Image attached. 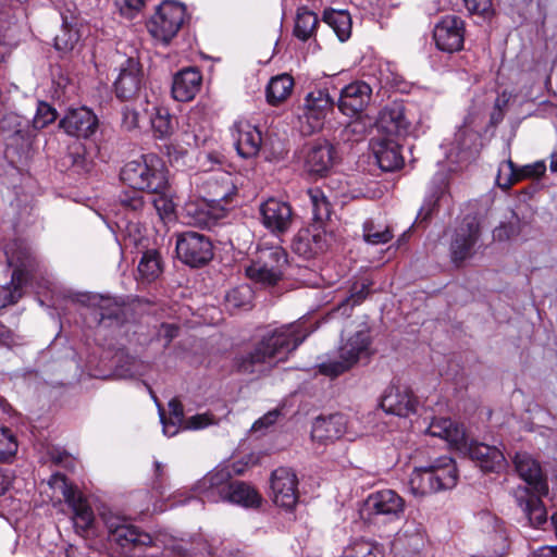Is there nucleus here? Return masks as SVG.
I'll return each mask as SVG.
<instances>
[{"instance_id":"nucleus-57","label":"nucleus","mask_w":557,"mask_h":557,"mask_svg":"<svg viewBox=\"0 0 557 557\" xmlns=\"http://www.w3.org/2000/svg\"><path fill=\"white\" fill-rule=\"evenodd\" d=\"M280 416H281V410L277 409V408L268 411L265 414H263L261 418H259L252 424V430L253 431H259L261 429H267V428L273 425L277 421Z\"/></svg>"},{"instance_id":"nucleus-35","label":"nucleus","mask_w":557,"mask_h":557,"mask_svg":"<svg viewBox=\"0 0 557 557\" xmlns=\"http://www.w3.org/2000/svg\"><path fill=\"white\" fill-rule=\"evenodd\" d=\"M163 272L160 253L154 249L146 250L137 267V280L141 283L154 282Z\"/></svg>"},{"instance_id":"nucleus-54","label":"nucleus","mask_w":557,"mask_h":557,"mask_svg":"<svg viewBox=\"0 0 557 557\" xmlns=\"http://www.w3.org/2000/svg\"><path fill=\"white\" fill-rule=\"evenodd\" d=\"M470 14L488 18L493 14L492 0H462Z\"/></svg>"},{"instance_id":"nucleus-26","label":"nucleus","mask_w":557,"mask_h":557,"mask_svg":"<svg viewBox=\"0 0 557 557\" xmlns=\"http://www.w3.org/2000/svg\"><path fill=\"white\" fill-rule=\"evenodd\" d=\"M184 212L189 224L210 230L225 216L226 208L201 198L197 201H188L184 207Z\"/></svg>"},{"instance_id":"nucleus-62","label":"nucleus","mask_w":557,"mask_h":557,"mask_svg":"<svg viewBox=\"0 0 557 557\" xmlns=\"http://www.w3.org/2000/svg\"><path fill=\"white\" fill-rule=\"evenodd\" d=\"M170 418L176 421H185L184 409L182 404L177 399H172L169 403Z\"/></svg>"},{"instance_id":"nucleus-17","label":"nucleus","mask_w":557,"mask_h":557,"mask_svg":"<svg viewBox=\"0 0 557 557\" xmlns=\"http://www.w3.org/2000/svg\"><path fill=\"white\" fill-rule=\"evenodd\" d=\"M480 238V224L474 216H466L456 227L451 243L450 257L459 264L472 256V249Z\"/></svg>"},{"instance_id":"nucleus-64","label":"nucleus","mask_w":557,"mask_h":557,"mask_svg":"<svg viewBox=\"0 0 557 557\" xmlns=\"http://www.w3.org/2000/svg\"><path fill=\"white\" fill-rule=\"evenodd\" d=\"M16 343L14 333L5 325L0 323V344L4 346H12Z\"/></svg>"},{"instance_id":"nucleus-49","label":"nucleus","mask_w":557,"mask_h":557,"mask_svg":"<svg viewBox=\"0 0 557 557\" xmlns=\"http://www.w3.org/2000/svg\"><path fill=\"white\" fill-rule=\"evenodd\" d=\"M363 238L372 245L386 244L393 238V233L389 227L376 230L372 222H366L363 224Z\"/></svg>"},{"instance_id":"nucleus-48","label":"nucleus","mask_w":557,"mask_h":557,"mask_svg":"<svg viewBox=\"0 0 557 557\" xmlns=\"http://www.w3.org/2000/svg\"><path fill=\"white\" fill-rule=\"evenodd\" d=\"M463 141H447L441 145L446 159L453 164H461L470 159V152L462 148Z\"/></svg>"},{"instance_id":"nucleus-50","label":"nucleus","mask_w":557,"mask_h":557,"mask_svg":"<svg viewBox=\"0 0 557 557\" xmlns=\"http://www.w3.org/2000/svg\"><path fill=\"white\" fill-rule=\"evenodd\" d=\"M141 190H123L119 195V202L126 211L138 212L145 206L144 196Z\"/></svg>"},{"instance_id":"nucleus-13","label":"nucleus","mask_w":557,"mask_h":557,"mask_svg":"<svg viewBox=\"0 0 557 557\" xmlns=\"http://www.w3.org/2000/svg\"><path fill=\"white\" fill-rule=\"evenodd\" d=\"M176 253L180 260L191 268L207 264L213 258V245L209 237L197 232L177 235Z\"/></svg>"},{"instance_id":"nucleus-60","label":"nucleus","mask_w":557,"mask_h":557,"mask_svg":"<svg viewBox=\"0 0 557 557\" xmlns=\"http://www.w3.org/2000/svg\"><path fill=\"white\" fill-rule=\"evenodd\" d=\"M177 334L178 326L173 323H162L158 332V336L165 339V345H169Z\"/></svg>"},{"instance_id":"nucleus-44","label":"nucleus","mask_w":557,"mask_h":557,"mask_svg":"<svg viewBox=\"0 0 557 557\" xmlns=\"http://www.w3.org/2000/svg\"><path fill=\"white\" fill-rule=\"evenodd\" d=\"M251 299V290L248 286H238L225 295V304L230 309L248 308Z\"/></svg>"},{"instance_id":"nucleus-59","label":"nucleus","mask_w":557,"mask_h":557,"mask_svg":"<svg viewBox=\"0 0 557 557\" xmlns=\"http://www.w3.org/2000/svg\"><path fill=\"white\" fill-rule=\"evenodd\" d=\"M138 125V113L125 108L122 112V127L126 131H133Z\"/></svg>"},{"instance_id":"nucleus-36","label":"nucleus","mask_w":557,"mask_h":557,"mask_svg":"<svg viewBox=\"0 0 557 557\" xmlns=\"http://www.w3.org/2000/svg\"><path fill=\"white\" fill-rule=\"evenodd\" d=\"M163 424L164 435L172 437L176 435L181 428L184 430H199L213 423V418L208 413L195 414L185 421H176L175 419H165L164 413L160 414Z\"/></svg>"},{"instance_id":"nucleus-39","label":"nucleus","mask_w":557,"mask_h":557,"mask_svg":"<svg viewBox=\"0 0 557 557\" xmlns=\"http://www.w3.org/2000/svg\"><path fill=\"white\" fill-rule=\"evenodd\" d=\"M343 557H384V550L375 542L358 539L344 549Z\"/></svg>"},{"instance_id":"nucleus-41","label":"nucleus","mask_w":557,"mask_h":557,"mask_svg":"<svg viewBox=\"0 0 557 557\" xmlns=\"http://www.w3.org/2000/svg\"><path fill=\"white\" fill-rule=\"evenodd\" d=\"M313 233L309 227H304L295 235L292 244L293 251L306 261L313 259Z\"/></svg>"},{"instance_id":"nucleus-3","label":"nucleus","mask_w":557,"mask_h":557,"mask_svg":"<svg viewBox=\"0 0 557 557\" xmlns=\"http://www.w3.org/2000/svg\"><path fill=\"white\" fill-rule=\"evenodd\" d=\"M121 181L132 189L164 194L169 187L168 171L156 154H144L127 162L120 172Z\"/></svg>"},{"instance_id":"nucleus-11","label":"nucleus","mask_w":557,"mask_h":557,"mask_svg":"<svg viewBox=\"0 0 557 557\" xmlns=\"http://www.w3.org/2000/svg\"><path fill=\"white\" fill-rule=\"evenodd\" d=\"M200 198L214 205H228L237 193L235 176L223 170L196 174L193 178Z\"/></svg>"},{"instance_id":"nucleus-43","label":"nucleus","mask_w":557,"mask_h":557,"mask_svg":"<svg viewBox=\"0 0 557 557\" xmlns=\"http://www.w3.org/2000/svg\"><path fill=\"white\" fill-rule=\"evenodd\" d=\"M15 434L7 426L0 425V462H10L17 453Z\"/></svg>"},{"instance_id":"nucleus-6","label":"nucleus","mask_w":557,"mask_h":557,"mask_svg":"<svg viewBox=\"0 0 557 557\" xmlns=\"http://www.w3.org/2000/svg\"><path fill=\"white\" fill-rule=\"evenodd\" d=\"M8 264L13 268L10 283L1 286L2 306L13 305L23 294V286L38 268V261L29 248L18 246L5 251Z\"/></svg>"},{"instance_id":"nucleus-25","label":"nucleus","mask_w":557,"mask_h":557,"mask_svg":"<svg viewBox=\"0 0 557 557\" xmlns=\"http://www.w3.org/2000/svg\"><path fill=\"white\" fill-rule=\"evenodd\" d=\"M81 301L94 310L99 323L106 320L121 323L125 319L126 306L121 298L103 296L98 294H84Z\"/></svg>"},{"instance_id":"nucleus-9","label":"nucleus","mask_w":557,"mask_h":557,"mask_svg":"<svg viewBox=\"0 0 557 557\" xmlns=\"http://www.w3.org/2000/svg\"><path fill=\"white\" fill-rule=\"evenodd\" d=\"M187 20L186 7L177 1L161 2L148 22L150 35L160 44L169 45Z\"/></svg>"},{"instance_id":"nucleus-52","label":"nucleus","mask_w":557,"mask_h":557,"mask_svg":"<svg viewBox=\"0 0 557 557\" xmlns=\"http://www.w3.org/2000/svg\"><path fill=\"white\" fill-rule=\"evenodd\" d=\"M79 39L78 33L72 28H62L54 38V47L62 52L72 51Z\"/></svg>"},{"instance_id":"nucleus-4","label":"nucleus","mask_w":557,"mask_h":557,"mask_svg":"<svg viewBox=\"0 0 557 557\" xmlns=\"http://www.w3.org/2000/svg\"><path fill=\"white\" fill-rule=\"evenodd\" d=\"M458 481V470L451 457L442 456L428 467L416 468L410 474L409 491L416 497H424L450 490Z\"/></svg>"},{"instance_id":"nucleus-34","label":"nucleus","mask_w":557,"mask_h":557,"mask_svg":"<svg viewBox=\"0 0 557 557\" xmlns=\"http://www.w3.org/2000/svg\"><path fill=\"white\" fill-rule=\"evenodd\" d=\"M226 502L246 508L258 507L261 503V496L251 485L231 480Z\"/></svg>"},{"instance_id":"nucleus-63","label":"nucleus","mask_w":557,"mask_h":557,"mask_svg":"<svg viewBox=\"0 0 557 557\" xmlns=\"http://www.w3.org/2000/svg\"><path fill=\"white\" fill-rule=\"evenodd\" d=\"M121 11L125 14H129L132 11H138L143 5L145 0H117Z\"/></svg>"},{"instance_id":"nucleus-61","label":"nucleus","mask_w":557,"mask_h":557,"mask_svg":"<svg viewBox=\"0 0 557 557\" xmlns=\"http://www.w3.org/2000/svg\"><path fill=\"white\" fill-rule=\"evenodd\" d=\"M154 481L152 487L159 492V494H163V482H164V471L163 465L159 461H154Z\"/></svg>"},{"instance_id":"nucleus-19","label":"nucleus","mask_w":557,"mask_h":557,"mask_svg":"<svg viewBox=\"0 0 557 557\" xmlns=\"http://www.w3.org/2000/svg\"><path fill=\"white\" fill-rule=\"evenodd\" d=\"M418 405V398L411 388L405 385H389L380 400V407L386 413L403 418L416 413Z\"/></svg>"},{"instance_id":"nucleus-14","label":"nucleus","mask_w":557,"mask_h":557,"mask_svg":"<svg viewBox=\"0 0 557 557\" xmlns=\"http://www.w3.org/2000/svg\"><path fill=\"white\" fill-rule=\"evenodd\" d=\"M242 472L243 469L235 466L232 470L227 467H216L195 484L194 492L203 503L226 502L232 475Z\"/></svg>"},{"instance_id":"nucleus-27","label":"nucleus","mask_w":557,"mask_h":557,"mask_svg":"<svg viewBox=\"0 0 557 557\" xmlns=\"http://www.w3.org/2000/svg\"><path fill=\"white\" fill-rule=\"evenodd\" d=\"M372 89L364 82H354L345 86L339 94L337 107L347 116L361 113L369 104Z\"/></svg>"},{"instance_id":"nucleus-15","label":"nucleus","mask_w":557,"mask_h":557,"mask_svg":"<svg viewBox=\"0 0 557 557\" xmlns=\"http://www.w3.org/2000/svg\"><path fill=\"white\" fill-rule=\"evenodd\" d=\"M483 557H504L509 548V541L503 522L490 512L479 516Z\"/></svg>"},{"instance_id":"nucleus-22","label":"nucleus","mask_w":557,"mask_h":557,"mask_svg":"<svg viewBox=\"0 0 557 557\" xmlns=\"http://www.w3.org/2000/svg\"><path fill=\"white\" fill-rule=\"evenodd\" d=\"M298 480L293 470L281 467L272 472L271 491L275 505L292 509L298 499Z\"/></svg>"},{"instance_id":"nucleus-51","label":"nucleus","mask_w":557,"mask_h":557,"mask_svg":"<svg viewBox=\"0 0 557 557\" xmlns=\"http://www.w3.org/2000/svg\"><path fill=\"white\" fill-rule=\"evenodd\" d=\"M371 286L372 282L369 278L356 281L350 287L346 301L351 307L360 305L369 296Z\"/></svg>"},{"instance_id":"nucleus-24","label":"nucleus","mask_w":557,"mask_h":557,"mask_svg":"<svg viewBox=\"0 0 557 557\" xmlns=\"http://www.w3.org/2000/svg\"><path fill=\"white\" fill-rule=\"evenodd\" d=\"M144 74L139 62L134 58L126 59L120 66L117 78L114 82V90L122 100L133 99L141 89Z\"/></svg>"},{"instance_id":"nucleus-55","label":"nucleus","mask_w":557,"mask_h":557,"mask_svg":"<svg viewBox=\"0 0 557 557\" xmlns=\"http://www.w3.org/2000/svg\"><path fill=\"white\" fill-rule=\"evenodd\" d=\"M262 141H233L238 156L243 159L252 158L258 154Z\"/></svg>"},{"instance_id":"nucleus-28","label":"nucleus","mask_w":557,"mask_h":557,"mask_svg":"<svg viewBox=\"0 0 557 557\" xmlns=\"http://www.w3.org/2000/svg\"><path fill=\"white\" fill-rule=\"evenodd\" d=\"M513 465L519 476L539 495H547L548 484L540 462L525 451L515 455Z\"/></svg>"},{"instance_id":"nucleus-20","label":"nucleus","mask_w":557,"mask_h":557,"mask_svg":"<svg viewBox=\"0 0 557 557\" xmlns=\"http://www.w3.org/2000/svg\"><path fill=\"white\" fill-rule=\"evenodd\" d=\"M375 127L380 135L386 137L385 139L407 136L410 122L405 114V104L401 101L386 104L379 112Z\"/></svg>"},{"instance_id":"nucleus-10","label":"nucleus","mask_w":557,"mask_h":557,"mask_svg":"<svg viewBox=\"0 0 557 557\" xmlns=\"http://www.w3.org/2000/svg\"><path fill=\"white\" fill-rule=\"evenodd\" d=\"M58 114L49 103L39 101L32 124L29 121L16 113H8L0 120V131L7 138L18 137L26 139L36 137V131L47 127L53 123Z\"/></svg>"},{"instance_id":"nucleus-29","label":"nucleus","mask_w":557,"mask_h":557,"mask_svg":"<svg viewBox=\"0 0 557 557\" xmlns=\"http://www.w3.org/2000/svg\"><path fill=\"white\" fill-rule=\"evenodd\" d=\"M366 509L372 516L398 518L404 512L405 500L393 490H382L368 496Z\"/></svg>"},{"instance_id":"nucleus-40","label":"nucleus","mask_w":557,"mask_h":557,"mask_svg":"<svg viewBox=\"0 0 557 557\" xmlns=\"http://www.w3.org/2000/svg\"><path fill=\"white\" fill-rule=\"evenodd\" d=\"M315 249L319 248L320 250H323L322 245H320V230L323 231V233H326L323 223L324 221L329 220L332 213L331 203L326 199V197L315 189Z\"/></svg>"},{"instance_id":"nucleus-46","label":"nucleus","mask_w":557,"mask_h":557,"mask_svg":"<svg viewBox=\"0 0 557 557\" xmlns=\"http://www.w3.org/2000/svg\"><path fill=\"white\" fill-rule=\"evenodd\" d=\"M313 92H309L306 97V103L301 108V113L298 114L299 131L301 136L309 137L313 134Z\"/></svg>"},{"instance_id":"nucleus-7","label":"nucleus","mask_w":557,"mask_h":557,"mask_svg":"<svg viewBox=\"0 0 557 557\" xmlns=\"http://www.w3.org/2000/svg\"><path fill=\"white\" fill-rule=\"evenodd\" d=\"M287 263V253L283 247L263 245L258 248L256 259L246 268V275L256 283L273 286L282 280Z\"/></svg>"},{"instance_id":"nucleus-8","label":"nucleus","mask_w":557,"mask_h":557,"mask_svg":"<svg viewBox=\"0 0 557 557\" xmlns=\"http://www.w3.org/2000/svg\"><path fill=\"white\" fill-rule=\"evenodd\" d=\"M109 540L116 544L121 554L128 557H141L152 545V537L138 527L127 523L116 516L104 518Z\"/></svg>"},{"instance_id":"nucleus-23","label":"nucleus","mask_w":557,"mask_h":557,"mask_svg":"<svg viewBox=\"0 0 557 557\" xmlns=\"http://www.w3.org/2000/svg\"><path fill=\"white\" fill-rule=\"evenodd\" d=\"M260 215L263 226L276 235L287 232L293 222L289 203L275 198H269L261 203Z\"/></svg>"},{"instance_id":"nucleus-21","label":"nucleus","mask_w":557,"mask_h":557,"mask_svg":"<svg viewBox=\"0 0 557 557\" xmlns=\"http://www.w3.org/2000/svg\"><path fill=\"white\" fill-rule=\"evenodd\" d=\"M59 127L67 136L88 139L95 136L98 131V117L86 107L70 109L60 120Z\"/></svg>"},{"instance_id":"nucleus-56","label":"nucleus","mask_w":557,"mask_h":557,"mask_svg":"<svg viewBox=\"0 0 557 557\" xmlns=\"http://www.w3.org/2000/svg\"><path fill=\"white\" fill-rule=\"evenodd\" d=\"M333 100L329 91H319V97H315V122L320 119V115L325 116L327 110L333 109Z\"/></svg>"},{"instance_id":"nucleus-12","label":"nucleus","mask_w":557,"mask_h":557,"mask_svg":"<svg viewBox=\"0 0 557 557\" xmlns=\"http://www.w3.org/2000/svg\"><path fill=\"white\" fill-rule=\"evenodd\" d=\"M48 485L60 492L65 503L71 507L76 530L78 532L87 531L92 525L94 511L82 492L64 474L59 472L50 475Z\"/></svg>"},{"instance_id":"nucleus-45","label":"nucleus","mask_w":557,"mask_h":557,"mask_svg":"<svg viewBox=\"0 0 557 557\" xmlns=\"http://www.w3.org/2000/svg\"><path fill=\"white\" fill-rule=\"evenodd\" d=\"M231 136L235 139H261L260 129L246 119L236 120L230 127Z\"/></svg>"},{"instance_id":"nucleus-32","label":"nucleus","mask_w":557,"mask_h":557,"mask_svg":"<svg viewBox=\"0 0 557 557\" xmlns=\"http://www.w3.org/2000/svg\"><path fill=\"white\" fill-rule=\"evenodd\" d=\"M373 151L380 169L384 172H395L405 164L398 141H376Z\"/></svg>"},{"instance_id":"nucleus-1","label":"nucleus","mask_w":557,"mask_h":557,"mask_svg":"<svg viewBox=\"0 0 557 557\" xmlns=\"http://www.w3.org/2000/svg\"><path fill=\"white\" fill-rule=\"evenodd\" d=\"M310 333V327L300 321L274 330L238 359V370L243 373H260L267 367L285 361Z\"/></svg>"},{"instance_id":"nucleus-38","label":"nucleus","mask_w":557,"mask_h":557,"mask_svg":"<svg viewBox=\"0 0 557 557\" xmlns=\"http://www.w3.org/2000/svg\"><path fill=\"white\" fill-rule=\"evenodd\" d=\"M294 81L288 74L277 75L267 86L268 102L275 106L284 101L292 92Z\"/></svg>"},{"instance_id":"nucleus-18","label":"nucleus","mask_w":557,"mask_h":557,"mask_svg":"<svg viewBox=\"0 0 557 557\" xmlns=\"http://www.w3.org/2000/svg\"><path fill=\"white\" fill-rule=\"evenodd\" d=\"M546 172L544 160L518 166L508 158L499 164L496 184L503 190H509L515 184L524 180H540Z\"/></svg>"},{"instance_id":"nucleus-31","label":"nucleus","mask_w":557,"mask_h":557,"mask_svg":"<svg viewBox=\"0 0 557 557\" xmlns=\"http://www.w3.org/2000/svg\"><path fill=\"white\" fill-rule=\"evenodd\" d=\"M202 77L196 69H185L178 72L172 84V95L177 101L191 100L200 88Z\"/></svg>"},{"instance_id":"nucleus-5","label":"nucleus","mask_w":557,"mask_h":557,"mask_svg":"<svg viewBox=\"0 0 557 557\" xmlns=\"http://www.w3.org/2000/svg\"><path fill=\"white\" fill-rule=\"evenodd\" d=\"M372 338L370 327L362 324L351 336L339 347V358L321 362L318 368L320 373L336 377L350 370L359 360L369 358Z\"/></svg>"},{"instance_id":"nucleus-2","label":"nucleus","mask_w":557,"mask_h":557,"mask_svg":"<svg viewBox=\"0 0 557 557\" xmlns=\"http://www.w3.org/2000/svg\"><path fill=\"white\" fill-rule=\"evenodd\" d=\"M429 433L432 436L447 441L458 449L468 448L471 459L475 460L480 468L486 472H498L506 465L504 453L498 447L478 442H471L468 445L463 426L449 418L432 421L429 426Z\"/></svg>"},{"instance_id":"nucleus-53","label":"nucleus","mask_w":557,"mask_h":557,"mask_svg":"<svg viewBox=\"0 0 557 557\" xmlns=\"http://www.w3.org/2000/svg\"><path fill=\"white\" fill-rule=\"evenodd\" d=\"M512 98V95L506 90H504L495 100L493 111L490 115V123L492 125H497L500 121H503L505 112L509 106V102Z\"/></svg>"},{"instance_id":"nucleus-58","label":"nucleus","mask_w":557,"mask_h":557,"mask_svg":"<svg viewBox=\"0 0 557 557\" xmlns=\"http://www.w3.org/2000/svg\"><path fill=\"white\" fill-rule=\"evenodd\" d=\"M160 196L153 200V206L159 213L161 219L170 216L174 211V205L171 200L163 197V194H159Z\"/></svg>"},{"instance_id":"nucleus-42","label":"nucleus","mask_w":557,"mask_h":557,"mask_svg":"<svg viewBox=\"0 0 557 557\" xmlns=\"http://www.w3.org/2000/svg\"><path fill=\"white\" fill-rule=\"evenodd\" d=\"M313 33V11L308 7H299L295 21L294 35L300 40H307Z\"/></svg>"},{"instance_id":"nucleus-33","label":"nucleus","mask_w":557,"mask_h":557,"mask_svg":"<svg viewBox=\"0 0 557 557\" xmlns=\"http://www.w3.org/2000/svg\"><path fill=\"white\" fill-rule=\"evenodd\" d=\"M346 419L342 413L315 418V440L326 444L339 438L345 431Z\"/></svg>"},{"instance_id":"nucleus-30","label":"nucleus","mask_w":557,"mask_h":557,"mask_svg":"<svg viewBox=\"0 0 557 557\" xmlns=\"http://www.w3.org/2000/svg\"><path fill=\"white\" fill-rule=\"evenodd\" d=\"M541 496L534 492L530 493L528 487H518L515 491L518 506L534 527L542 525L547 519L546 509L541 500Z\"/></svg>"},{"instance_id":"nucleus-37","label":"nucleus","mask_w":557,"mask_h":557,"mask_svg":"<svg viewBox=\"0 0 557 557\" xmlns=\"http://www.w3.org/2000/svg\"><path fill=\"white\" fill-rule=\"evenodd\" d=\"M322 21L333 29L339 41H346L351 35V17L346 10L326 9Z\"/></svg>"},{"instance_id":"nucleus-16","label":"nucleus","mask_w":557,"mask_h":557,"mask_svg":"<svg viewBox=\"0 0 557 557\" xmlns=\"http://www.w3.org/2000/svg\"><path fill=\"white\" fill-rule=\"evenodd\" d=\"M433 39L442 51L451 53L461 50L465 41V22L454 14L441 17L434 25Z\"/></svg>"},{"instance_id":"nucleus-47","label":"nucleus","mask_w":557,"mask_h":557,"mask_svg":"<svg viewBox=\"0 0 557 557\" xmlns=\"http://www.w3.org/2000/svg\"><path fill=\"white\" fill-rule=\"evenodd\" d=\"M151 127L160 139L172 135L173 120L165 110H158L151 117Z\"/></svg>"}]
</instances>
